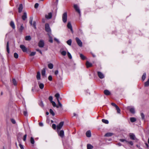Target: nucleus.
I'll return each mask as SVG.
<instances>
[{
    "instance_id": "nucleus-26",
    "label": "nucleus",
    "mask_w": 149,
    "mask_h": 149,
    "mask_svg": "<svg viewBox=\"0 0 149 149\" xmlns=\"http://www.w3.org/2000/svg\"><path fill=\"white\" fill-rule=\"evenodd\" d=\"M38 84H39V87L41 89H42L44 88V85L43 84L39 83V82H38Z\"/></svg>"
},
{
    "instance_id": "nucleus-12",
    "label": "nucleus",
    "mask_w": 149,
    "mask_h": 149,
    "mask_svg": "<svg viewBox=\"0 0 149 149\" xmlns=\"http://www.w3.org/2000/svg\"><path fill=\"white\" fill-rule=\"evenodd\" d=\"M20 47L21 49L23 52H26L27 51V49L24 45H20Z\"/></svg>"
},
{
    "instance_id": "nucleus-57",
    "label": "nucleus",
    "mask_w": 149,
    "mask_h": 149,
    "mask_svg": "<svg viewBox=\"0 0 149 149\" xmlns=\"http://www.w3.org/2000/svg\"><path fill=\"white\" fill-rule=\"evenodd\" d=\"M111 104L114 107H115L116 108L117 107H118V106L114 103H111Z\"/></svg>"
},
{
    "instance_id": "nucleus-5",
    "label": "nucleus",
    "mask_w": 149,
    "mask_h": 149,
    "mask_svg": "<svg viewBox=\"0 0 149 149\" xmlns=\"http://www.w3.org/2000/svg\"><path fill=\"white\" fill-rule=\"evenodd\" d=\"M75 40L78 45L80 47H82V42L79 38L78 37H76Z\"/></svg>"
},
{
    "instance_id": "nucleus-56",
    "label": "nucleus",
    "mask_w": 149,
    "mask_h": 149,
    "mask_svg": "<svg viewBox=\"0 0 149 149\" xmlns=\"http://www.w3.org/2000/svg\"><path fill=\"white\" fill-rule=\"evenodd\" d=\"M26 136H27V135L26 134H25L24 136L23 140L24 141H26Z\"/></svg>"
},
{
    "instance_id": "nucleus-9",
    "label": "nucleus",
    "mask_w": 149,
    "mask_h": 149,
    "mask_svg": "<svg viewBox=\"0 0 149 149\" xmlns=\"http://www.w3.org/2000/svg\"><path fill=\"white\" fill-rule=\"evenodd\" d=\"M44 45V42L43 40H40L38 43V46L40 47H43Z\"/></svg>"
},
{
    "instance_id": "nucleus-60",
    "label": "nucleus",
    "mask_w": 149,
    "mask_h": 149,
    "mask_svg": "<svg viewBox=\"0 0 149 149\" xmlns=\"http://www.w3.org/2000/svg\"><path fill=\"white\" fill-rule=\"evenodd\" d=\"M24 115L26 116L27 115V112L26 111H24Z\"/></svg>"
},
{
    "instance_id": "nucleus-8",
    "label": "nucleus",
    "mask_w": 149,
    "mask_h": 149,
    "mask_svg": "<svg viewBox=\"0 0 149 149\" xmlns=\"http://www.w3.org/2000/svg\"><path fill=\"white\" fill-rule=\"evenodd\" d=\"M74 7L76 11L79 14L80 16L81 15V11L78 6L76 4H75L74 6Z\"/></svg>"
},
{
    "instance_id": "nucleus-22",
    "label": "nucleus",
    "mask_w": 149,
    "mask_h": 149,
    "mask_svg": "<svg viewBox=\"0 0 149 149\" xmlns=\"http://www.w3.org/2000/svg\"><path fill=\"white\" fill-rule=\"evenodd\" d=\"M45 68H43L41 72V74L42 76L44 77L45 76Z\"/></svg>"
},
{
    "instance_id": "nucleus-19",
    "label": "nucleus",
    "mask_w": 149,
    "mask_h": 149,
    "mask_svg": "<svg viewBox=\"0 0 149 149\" xmlns=\"http://www.w3.org/2000/svg\"><path fill=\"white\" fill-rule=\"evenodd\" d=\"M36 78L38 80H39L40 79V72H37Z\"/></svg>"
},
{
    "instance_id": "nucleus-44",
    "label": "nucleus",
    "mask_w": 149,
    "mask_h": 149,
    "mask_svg": "<svg viewBox=\"0 0 149 149\" xmlns=\"http://www.w3.org/2000/svg\"><path fill=\"white\" fill-rule=\"evenodd\" d=\"M49 41L51 43H52L53 42V39L51 36H49Z\"/></svg>"
},
{
    "instance_id": "nucleus-18",
    "label": "nucleus",
    "mask_w": 149,
    "mask_h": 149,
    "mask_svg": "<svg viewBox=\"0 0 149 149\" xmlns=\"http://www.w3.org/2000/svg\"><path fill=\"white\" fill-rule=\"evenodd\" d=\"M104 94L107 95H109L111 94L110 92L107 90H104Z\"/></svg>"
},
{
    "instance_id": "nucleus-62",
    "label": "nucleus",
    "mask_w": 149,
    "mask_h": 149,
    "mask_svg": "<svg viewBox=\"0 0 149 149\" xmlns=\"http://www.w3.org/2000/svg\"><path fill=\"white\" fill-rule=\"evenodd\" d=\"M19 145L21 149H24L23 146L20 143Z\"/></svg>"
},
{
    "instance_id": "nucleus-38",
    "label": "nucleus",
    "mask_w": 149,
    "mask_h": 149,
    "mask_svg": "<svg viewBox=\"0 0 149 149\" xmlns=\"http://www.w3.org/2000/svg\"><path fill=\"white\" fill-rule=\"evenodd\" d=\"M80 56L81 58L82 59L84 60L86 59V57L82 54H80Z\"/></svg>"
},
{
    "instance_id": "nucleus-45",
    "label": "nucleus",
    "mask_w": 149,
    "mask_h": 149,
    "mask_svg": "<svg viewBox=\"0 0 149 149\" xmlns=\"http://www.w3.org/2000/svg\"><path fill=\"white\" fill-rule=\"evenodd\" d=\"M57 102L58 103V106H59V107H62V104L60 103V102L59 101V99H58Z\"/></svg>"
},
{
    "instance_id": "nucleus-58",
    "label": "nucleus",
    "mask_w": 149,
    "mask_h": 149,
    "mask_svg": "<svg viewBox=\"0 0 149 149\" xmlns=\"http://www.w3.org/2000/svg\"><path fill=\"white\" fill-rule=\"evenodd\" d=\"M39 6V4L38 3H36L34 6V7L35 8H37Z\"/></svg>"
},
{
    "instance_id": "nucleus-40",
    "label": "nucleus",
    "mask_w": 149,
    "mask_h": 149,
    "mask_svg": "<svg viewBox=\"0 0 149 149\" xmlns=\"http://www.w3.org/2000/svg\"><path fill=\"white\" fill-rule=\"evenodd\" d=\"M33 20V17H31L30 18L29 23L31 24V25H32V24Z\"/></svg>"
},
{
    "instance_id": "nucleus-41",
    "label": "nucleus",
    "mask_w": 149,
    "mask_h": 149,
    "mask_svg": "<svg viewBox=\"0 0 149 149\" xmlns=\"http://www.w3.org/2000/svg\"><path fill=\"white\" fill-rule=\"evenodd\" d=\"M67 55L70 59H71L72 58V56L69 52H67Z\"/></svg>"
},
{
    "instance_id": "nucleus-55",
    "label": "nucleus",
    "mask_w": 149,
    "mask_h": 149,
    "mask_svg": "<svg viewBox=\"0 0 149 149\" xmlns=\"http://www.w3.org/2000/svg\"><path fill=\"white\" fill-rule=\"evenodd\" d=\"M48 79L50 81H51L52 80V77L51 75H49L48 77Z\"/></svg>"
},
{
    "instance_id": "nucleus-27",
    "label": "nucleus",
    "mask_w": 149,
    "mask_h": 149,
    "mask_svg": "<svg viewBox=\"0 0 149 149\" xmlns=\"http://www.w3.org/2000/svg\"><path fill=\"white\" fill-rule=\"evenodd\" d=\"M87 149H92L93 148V146L90 144H88L87 146Z\"/></svg>"
},
{
    "instance_id": "nucleus-7",
    "label": "nucleus",
    "mask_w": 149,
    "mask_h": 149,
    "mask_svg": "<svg viewBox=\"0 0 149 149\" xmlns=\"http://www.w3.org/2000/svg\"><path fill=\"white\" fill-rule=\"evenodd\" d=\"M57 132L58 135L61 138H63L64 136V132L63 130H57Z\"/></svg>"
},
{
    "instance_id": "nucleus-39",
    "label": "nucleus",
    "mask_w": 149,
    "mask_h": 149,
    "mask_svg": "<svg viewBox=\"0 0 149 149\" xmlns=\"http://www.w3.org/2000/svg\"><path fill=\"white\" fill-rule=\"evenodd\" d=\"M49 112L50 113L54 116L55 115V113L52 109H50L49 110Z\"/></svg>"
},
{
    "instance_id": "nucleus-48",
    "label": "nucleus",
    "mask_w": 149,
    "mask_h": 149,
    "mask_svg": "<svg viewBox=\"0 0 149 149\" xmlns=\"http://www.w3.org/2000/svg\"><path fill=\"white\" fill-rule=\"evenodd\" d=\"M36 54V52H31V54H30V56H33L35 55Z\"/></svg>"
},
{
    "instance_id": "nucleus-31",
    "label": "nucleus",
    "mask_w": 149,
    "mask_h": 149,
    "mask_svg": "<svg viewBox=\"0 0 149 149\" xmlns=\"http://www.w3.org/2000/svg\"><path fill=\"white\" fill-rule=\"evenodd\" d=\"M146 73H144L142 75V81H144L145 80V79L146 78Z\"/></svg>"
},
{
    "instance_id": "nucleus-16",
    "label": "nucleus",
    "mask_w": 149,
    "mask_h": 149,
    "mask_svg": "<svg viewBox=\"0 0 149 149\" xmlns=\"http://www.w3.org/2000/svg\"><path fill=\"white\" fill-rule=\"evenodd\" d=\"M23 8V6L22 4H21L19 5V8H18V12L19 13H20L22 10Z\"/></svg>"
},
{
    "instance_id": "nucleus-52",
    "label": "nucleus",
    "mask_w": 149,
    "mask_h": 149,
    "mask_svg": "<svg viewBox=\"0 0 149 149\" xmlns=\"http://www.w3.org/2000/svg\"><path fill=\"white\" fill-rule=\"evenodd\" d=\"M54 40L56 41L58 43V44H59L60 43V41L58 39H57L56 38H54Z\"/></svg>"
},
{
    "instance_id": "nucleus-32",
    "label": "nucleus",
    "mask_w": 149,
    "mask_h": 149,
    "mask_svg": "<svg viewBox=\"0 0 149 149\" xmlns=\"http://www.w3.org/2000/svg\"><path fill=\"white\" fill-rule=\"evenodd\" d=\"M130 120L131 122L132 123L134 122L136 120V118L134 117L130 118Z\"/></svg>"
},
{
    "instance_id": "nucleus-59",
    "label": "nucleus",
    "mask_w": 149,
    "mask_h": 149,
    "mask_svg": "<svg viewBox=\"0 0 149 149\" xmlns=\"http://www.w3.org/2000/svg\"><path fill=\"white\" fill-rule=\"evenodd\" d=\"M11 121L13 124H15L16 123L15 121L13 119H11Z\"/></svg>"
},
{
    "instance_id": "nucleus-43",
    "label": "nucleus",
    "mask_w": 149,
    "mask_h": 149,
    "mask_svg": "<svg viewBox=\"0 0 149 149\" xmlns=\"http://www.w3.org/2000/svg\"><path fill=\"white\" fill-rule=\"evenodd\" d=\"M55 96L57 100H58V99H59L58 98L60 96L59 94L58 93H57L55 95Z\"/></svg>"
},
{
    "instance_id": "nucleus-34",
    "label": "nucleus",
    "mask_w": 149,
    "mask_h": 149,
    "mask_svg": "<svg viewBox=\"0 0 149 149\" xmlns=\"http://www.w3.org/2000/svg\"><path fill=\"white\" fill-rule=\"evenodd\" d=\"M51 102L52 103L54 107H56L57 108H59V106H56V104L54 102L52 101Z\"/></svg>"
},
{
    "instance_id": "nucleus-1",
    "label": "nucleus",
    "mask_w": 149,
    "mask_h": 149,
    "mask_svg": "<svg viewBox=\"0 0 149 149\" xmlns=\"http://www.w3.org/2000/svg\"><path fill=\"white\" fill-rule=\"evenodd\" d=\"M119 141L121 142H124V143L130 144L131 146H132L133 145V143L132 141H128L125 139H120Z\"/></svg>"
},
{
    "instance_id": "nucleus-23",
    "label": "nucleus",
    "mask_w": 149,
    "mask_h": 149,
    "mask_svg": "<svg viewBox=\"0 0 149 149\" xmlns=\"http://www.w3.org/2000/svg\"><path fill=\"white\" fill-rule=\"evenodd\" d=\"M113 134L110 132H108L106 133L104 135L105 136L109 137L112 136Z\"/></svg>"
},
{
    "instance_id": "nucleus-11",
    "label": "nucleus",
    "mask_w": 149,
    "mask_h": 149,
    "mask_svg": "<svg viewBox=\"0 0 149 149\" xmlns=\"http://www.w3.org/2000/svg\"><path fill=\"white\" fill-rule=\"evenodd\" d=\"M60 52L61 54L63 56H65L67 54V52L65 51H64L63 48H61L60 49Z\"/></svg>"
},
{
    "instance_id": "nucleus-49",
    "label": "nucleus",
    "mask_w": 149,
    "mask_h": 149,
    "mask_svg": "<svg viewBox=\"0 0 149 149\" xmlns=\"http://www.w3.org/2000/svg\"><path fill=\"white\" fill-rule=\"evenodd\" d=\"M14 57L16 58H17L18 57V54L16 53H14Z\"/></svg>"
},
{
    "instance_id": "nucleus-36",
    "label": "nucleus",
    "mask_w": 149,
    "mask_h": 149,
    "mask_svg": "<svg viewBox=\"0 0 149 149\" xmlns=\"http://www.w3.org/2000/svg\"><path fill=\"white\" fill-rule=\"evenodd\" d=\"M30 142L32 144H34L35 143L33 137H31L30 139Z\"/></svg>"
},
{
    "instance_id": "nucleus-14",
    "label": "nucleus",
    "mask_w": 149,
    "mask_h": 149,
    "mask_svg": "<svg viewBox=\"0 0 149 149\" xmlns=\"http://www.w3.org/2000/svg\"><path fill=\"white\" fill-rule=\"evenodd\" d=\"M67 27L68 28L70 29L72 33H73V31L72 30V25L71 24L70 22H68L67 24Z\"/></svg>"
},
{
    "instance_id": "nucleus-50",
    "label": "nucleus",
    "mask_w": 149,
    "mask_h": 149,
    "mask_svg": "<svg viewBox=\"0 0 149 149\" xmlns=\"http://www.w3.org/2000/svg\"><path fill=\"white\" fill-rule=\"evenodd\" d=\"M32 25L33 26V27L35 29H36V22L35 21L33 22V23L32 24Z\"/></svg>"
},
{
    "instance_id": "nucleus-53",
    "label": "nucleus",
    "mask_w": 149,
    "mask_h": 149,
    "mask_svg": "<svg viewBox=\"0 0 149 149\" xmlns=\"http://www.w3.org/2000/svg\"><path fill=\"white\" fill-rule=\"evenodd\" d=\"M52 128L54 129L55 130L56 129V125L55 124H53L52 125Z\"/></svg>"
},
{
    "instance_id": "nucleus-15",
    "label": "nucleus",
    "mask_w": 149,
    "mask_h": 149,
    "mask_svg": "<svg viewBox=\"0 0 149 149\" xmlns=\"http://www.w3.org/2000/svg\"><path fill=\"white\" fill-rule=\"evenodd\" d=\"M130 138L133 140H134L136 139V137L134 134L132 133L130 134Z\"/></svg>"
},
{
    "instance_id": "nucleus-35",
    "label": "nucleus",
    "mask_w": 149,
    "mask_h": 149,
    "mask_svg": "<svg viewBox=\"0 0 149 149\" xmlns=\"http://www.w3.org/2000/svg\"><path fill=\"white\" fill-rule=\"evenodd\" d=\"M102 121L103 123L105 124H107L109 123V121L107 120L103 119H102Z\"/></svg>"
},
{
    "instance_id": "nucleus-54",
    "label": "nucleus",
    "mask_w": 149,
    "mask_h": 149,
    "mask_svg": "<svg viewBox=\"0 0 149 149\" xmlns=\"http://www.w3.org/2000/svg\"><path fill=\"white\" fill-rule=\"evenodd\" d=\"M141 118H142V119H144V118H145V116H144V115L143 114V113H141Z\"/></svg>"
},
{
    "instance_id": "nucleus-20",
    "label": "nucleus",
    "mask_w": 149,
    "mask_h": 149,
    "mask_svg": "<svg viewBox=\"0 0 149 149\" xmlns=\"http://www.w3.org/2000/svg\"><path fill=\"white\" fill-rule=\"evenodd\" d=\"M22 19L23 20H25L27 18V13L26 12H24V13L22 17Z\"/></svg>"
},
{
    "instance_id": "nucleus-17",
    "label": "nucleus",
    "mask_w": 149,
    "mask_h": 149,
    "mask_svg": "<svg viewBox=\"0 0 149 149\" xmlns=\"http://www.w3.org/2000/svg\"><path fill=\"white\" fill-rule=\"evenodd\" d=\"M86 135L88 137H91V133L90 130H88L86 132Z\"/></svg>"
},
{
    "instance_id": "nucleus-30",
    "label": "nucleus",
    "mask_w": 149,
    "mask_h": 149,
    "mask_svg": "<svg viewBox=\"0 0 149 149\" xmlns=\"http://www.w3.org/2000/svg\"><path fill=\"white\" fill-rule=\"evenodd\" d=\"M149 86V78L148 80L145 83L144 86L145 87H147Z\"/></svg>"
},
{
    "instance_id": "nucleus-28",
    "label": "nucleus",
    "mask_w": 149,
    "mask_h": 149,
    "mask_svg": "<svg viewBox=\"0 0 149 149\" xmlns=\"http://www.w3.org/2000/svg\"><path fill=\"white\" fill-rule=\"evenodd\" d=\"M25 39L26 40L29 41L31 39V38L30 36H26L25 37Z\"/></svg>"
},
{
    "instance_id": "nucleus-24",
    "label": "nucleus",
    "mask_w": 149,
    "mask_h": 149,
    "mask_svg": "<svg viewBox=\"0 0 149 149\" xmlns=\"http://www.w3.org/2000/svg\"><path fill=\"white\" fill-rule=\"evenodd\" d=\"M130 112L133 114H134L135 113V109L134 108L132 107L130 109Z\"/></svg>"
},
{
    "instance_id": "nucleus-63",
    "label": "nucleus",
    "mask_w": 149,
    "mask_h": 149,
    "mask_svg": "<svg viewBox=\"0 0 149 149\" xmlns=\"http://www.w3.org/2000/svg\"><path fill=\"white\" fill-rule=\"evenodd\" d=\"M36 50L37 51L39 52L41 54H42V51L39 49H36Z\"/></svg>"
},
{
    "instance_id": "nucleus-47",
    "label": "nucleus",
    "mask_w": 149,
    "mask_h": 149,
    "mask_svg": "<svg viewBox=\"0 0 149 149\" xmlns=\"http://www.w3.org/2000/svg\"><path fill=\"white\" fill-rule=\"evenodd\" d=\"M39 105L42 107H44V104L42 101H41L39 103Z\"/></svg>"
},
{
    "instance_id": "nucleus-64",
    "label": "nucleus",
    "mask_w": 149,
    "mask_h": 149,
    "mask_svg": "<svg viewBox=\"0 0 149 149\" xmlns=\"http://www.w3.org/2000/svg\"><path fill=\"white\" fill-rule=\"evenodd\" d=\"M39 125L40 126H42L43 125V124L42 123H39Z\"/></svg>"
},
{
    "instance_id": "nucleus-46",
    "label": "nucleus",
    "mask_w": 149,
    "mask_h": 149,
    "mask_svg": "<svg viewBox=\"0 0 149 149\" xmlns=\"http://www.w3.org/2000/svg\"><path fill=\"white\" fill-rule=\"evenodd\" d=\"M13 83L14 85H15V86L17 85V82H16V80L15 79H13Z\"/></svg>"
},
{
    "instance_id": "nucleus-51",
    "label": "nucleus",
    "mask_w": 149,
    "mask_h": 149,
    "mask_svg": "<svg viewBox=\"0 0 149 149\" xmlns=\"http://www.w3.org/2000/svg\"><path fill=\"white\" fill-rule=\"evenodd\" d=\"M49 100L50 101V102L53 101V97L52 96H50L49 97Z\"/></svg>"
},
{
    "instance_id": "nucleus-29",
    "label": "nucleus",
    "mask_w": 149,
    "mask_h": 149,
    "mask_svg": "<svg viewBox=\"0 0 149 149\" xmlns=\"http://www.w3.org/2000/svg\"><path fill=\"white\" fill-rule=\"evenodd\" d=\"M6 49H7V51L8 53H10V50L9 48V43L8 42L7 43V45H6Z\"/></svg>"
},
{
    "instance_id": "nucleus-42",
    "label": "nucleus",
    "mask_w": 149,
    "mask_h": 149,
    "mask_svg": "<svg viewBox=\"0 0 149 149\" xmlns=\"http://www.w3.org/2000/svg\"><path fill=\"white\" fill-rule=\"evenodd\" d=\"M116 109L117 111V113H120V110L119 107H117Z\"/></svg>"
},
{
    "instance_id": "nucleus-33",
    "label": "nucleus",
    "mask_w": 149,
    "mask_h": 149,
    "mask_svg": "<svg viewBox=\"0 0 149 149\" xmlns=\"http://www.w3.org/2000/svg\"><path fill=\"white\" fill-rule=\"evenodd\" d=\"M48 67L50 69H52L53 68V65L52 63H50L48 64Z\"/></svg>"
},
{
    "instance_id": "nucleus-4",
    "label": "nucleus",
    "mask_w": 149,
    "mask_h": 149,
    "mask_svg": "<svg viewBox=\"0 0 149 149\" xmlns=\"http://www.w3.org/2000/svg\"><path fill=\"white\" fill-rule=\"evenodd\" d=\"M52 12L48 13L45 15V18L47 19H50L52 18Z\"/></svg>"
},
{
    "instance_id": "nucleus-3",
    "label": "nucleus",
    "mask_w": 149,
    "mask_h": 149,
    "mask_svg": "<svg viewBox=\"0 0 149 149\" xmlns=\"http://www.w3.org/2000/svg\"><path fill=\"white\" fill-rule=\"evenodd\" d=\"M17 28L19 29V31L20 32H22L24 29V27L23 26V24H20L19 22L17 23Z\"/></svg>"
},
{
    "instance_id": "nucleus-10",
    "label": "nucleus",
    "mask_w": 149,
    "mask_h": 149,
    "mask_svg": "<svg viewBox=\"0 0 149 149\" xmlns=\"http://www.w3.org/2000/svg\"><path fill=\"white\" fill-rule=\"evenodd\" d=\"M45 30L47 32H51V30L48 24H45Z\"/></svg>"
},
{
    "instance_id": "nucleus-61",
    "label": "nucleus",
    "mask_w": 149,
    "mask_h": 149,
    "mask_svg": "<svg viewBox=\"0 0 149 149\" xmlns=\"http://www.w3.org/2000/svg\"><path fill=\"white\" fill-rule=\"evenodd\" d=\"M58 73V70H56L54 72V74L55 75H57Z\"/></svg>"
},
{
    "instance_id": "nucleus-37",
    "label": "nucleus",
    "mask_w": 149,
    "mask_h": 149,
    "mask_svg": "<svg viewBox=\"0 0 149 149\" xmlns=\"http://www.w3.org/2000/svg\"><path fill=\"white\" fill-rule=\"evenodd\" d=\"M67 43L69 45H71L72 43V40L71 39H70L67 41Z\"/></svg>"
},
{
    "instance_id": "nucleus-6",
    "label": "nucleus",
    "mask_w": 149,
    "mask_h": 149,
    "mask_svg": "<svg viewBox=\"0 0 149 149\" xmlns=\"http://www.w3.org/2000/svg\"><path fill=\"white\" fill-rule=\"evenodd\" d=\"M64 124V122L62 121L57 126V130H60L63 126Z\"/></svg>"
},
{
    "instance_id": "nucleus-2",
    "label": "nucleus",
    "mask_w": 149,
    "mask_h": 149,
    "mask_svg": "<svg viewBox=\"0 0 149 149\" xmlns=\"http://www.w3.org/2000/svg\"><path fill=\"white\" fill-rule=\"evenodd\" d=\"M63 22L64 23H66L67 21V14L66 12L64 13L62 17Z\"/></svg>"
},
{
    "instance_id": "nucleus-25",
    "label": "nucleus",
    "mask_w": 149,
    "mask_h": 149,
    "mask_svg": "<svg viewBox=\"0 0 149 149\" xmlns=\"http://www.w3.org/2000/svg\"><path fill=\"white\" fill-rule=\"evenodd\" d=\"M10 26L13 29H15V26L14 22L12 21L10 23Z\"/></svg>"
},
{
    "instance_id": "nucleus-13",
    "label": "nucleus",
    "mask_w": 149,
    "mask_h": 149,
    "mask_svg": "<svg viewBox=\"0 0 149 149\" xmlns=\"http://www.w3.org/2000/svg\"><path fill=\"white\" fill-rule=\"evenodd\" d=\"M97 74L99 77L101 79H103L104 77L103 74L100 72H97Z\"/></svg>"
},
{
    "instance_id": "nucleus-21",
    "label": "nucleus",
    "mask_w": 149,
    "mask_h": 149,
    "mask_svg": "<svg viewBox=\"0 0 149 149\" xmlns=\"http://www.w3.org/2000/svg\"><path fill=\"white\" fill-rule=\"evenodd\" d=\"M86 67L87 68H89L91 67L92 66V63L89 62L87 61L86 62Z\"/></svg>"
}]
</instances>
